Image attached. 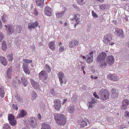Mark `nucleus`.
Returning <instances> with one entry per match:
<instances>
[{
	"label": "nucleus",
	"instance_id": "1",
	"mask_svg": "<svg viewBox=\"0 0 129 129\" xmlns=\"http://www.w3.org/2000/svg\"><path fill=\"white\" fill-rule=\"evenodd\" d=\"M54 119L58 124L64 125L66 122V118L65 116L63 114H54Z\"/></svg>",
	"mask_w": 129,
	"mask_h": 129
},
{
	"label": "nucleus",
	"instance_id": "2",
	"mask_svg": "<svg viewBox=\"0 0 129 129\" xmlns=\"http://www.w3.org/2000/svg\"><path fill=\"white\" fill-rule=\"evenodd\" d=\"M39 79L43 81L45 83H46L48 77V75L47 72L44 70L41 71L39 74Z\"/></svg>",
	"mask_w": 129,
	"mask_h": 129
},
{
	"label": "nucleus",
	"instance_id": "3",
	"mask_svg": "<svg viewBox=\"0 0 129 129\" xmlns=\"http://www.w3.org/2000/svg\"><path fill=\"white\" fill-rule=\"evenodd\" d=\"M28 121L30 126L33 128L36 127L37 125V122L35 118L33 117H30L28 118Z\"/></svg>",
	"mask_w": 129,
	"mask_h": 129
},
{
	"label": "nucleus",
	"instance_id": "4",
	"mask_svg": "<svg viewBox=\"0 0 129 129\" xmlns=\"http://www.w3.org/2000/svg\"><path fill=\"white\" fill-rule=\"evenodd\" d=\"M94 51L90 50L89 51V53L86 55V61L88 63H90L93 61V56Z\"/></svg>",
	"mask_w": 129,
	"mask_h": 129
},
{
	"label": "nucleus",
	"instance_id": "5",
	"mask_svg": "<svg viewBox=\"0 0 129 129\" xmlns=\"http://www.w3.org/2000/svg\"><path fill=\"white\" fill-rule=\"evenodd\" d=\"M8 120L11 126H15L17 123V121L15 119L14 116L12 114H8Z\"/></svg>",
	"mask_w": 129,
	"mask_h": 129
},
{
	"label": "nucleus",
	"instance_id": "6",
	"mask_svg": "<svg viewBox=\"0 0 129 129\" xmlns=\"http://www.w3.org/2000/svg\"><path fill=\"white\" fill-rule=\"evenodd\" d=\"M109 93L107 90H104L101 94V99L103 101L108 100L109 96Z\"/></svg>",
	"mask_w": 129,
	"mask_h": 129
},
{
	"label": "nucleus",
	"instance_id": "7",
	"mask_svg": "<svg viewBox=\"0 0 129 129\" xmlns=\"http://www.w3.org/2000/svg\"><path fill=\"white\" fill-rule=\"evenodd\" d=\"M39 23L38 21H36L35 22L30 23L28 24V29L31 31L32 29H34L35 28L39 26Z\"/></svg>",
	"mask_w": 129,
	"mask_h": 129
},
{
	"label": "nucleus",
	"instance_id": "8",
	"mask_svg": "<svg viewBox=\"0 0 129 129\" xmlns=\"http://www.w3.org/2000/svg\"><path fill=\"white\" fill-rule=\"evenodd\" d=\"M58 78L61 85H62V83L64 82L65 83L66 82V78L64 77L63 73L61 72H59L58 74Z\"/></svg>",
	"mask_w": 129,
	"mask_h": 129
},
{
	"label": "nucleus",
	"instance_id": "9",
	"mask_svg": "<svg viewBox=\"0 0 129 129\" xmlns=\"http://www.w3.org/2000/svg\"><path fill=\"white\" fill-rule=\"evenodd\" d=\"M107 54L106 53L102 52L98 56L96 61L97 62L105 60Z\"/></svg>",
	"mask_w": 129,
	"mask_h": 129
},
{
	"label": "nucleus",
	"instance_id": "10",
	"mask_svg": "<svg viewBox=\"0 0 129 129\" xmlns=\"http://www.w3.org/2000/svg\"><path fill=\"white\" fill-rule=\"evenodd\" d=\"M107 77L109 79L114 81H116L119 79V77L116 74H109Z\"/></svg>",
	"mask_w": 129,
	"mask_h": 129
},
{
	"label": "nucleus",
	"instance_id": "11",
	"mask_svg": "<svg viewBox=\"0 0 129 129\" xmlns=\"http://www.w3.org/2000/svg\"><path fill=\"white\" fill-rule=\"evenodd\" d=\"M78 41L75 40H73L70 42L69 46L70 48H75L78 46Z\"/></svg>",
	"mask_w": 129,
	"mask_h": 129
},
{
	"label": "nucleus",
	"instance_id": "12",
	"mask_svg": "<svg viewBox=\"0 0 129 129\" xmlns=\"http://www.w3.org/2000/svg\"><path fill=\"white\" fill-rule=\"evenodd\" d=\"M112 35L111 34H109L104 36L103 41L104 43L107 44L112 39Z\"/></svg>",
	"mask_w": 129,
	"mask_h": 129
},
{
	"label": "nucleus",
	"instance_id": "13",
	"mask_svg": "<svg viewBox=\"0 0 129 129\" xmlns=\"http://www.w3.org/2000/svg\"><path fill=\"white\" fill-rule=\"evenodd\" d=\"M114 34L117 36L122 38L124 37L123 30L121 29L116 28L114 32Z\"/></svg>",
	"mask_w": 129,
	"mask_h": 129
},
{
	"label": "nucleus",
	"instance_id": "14",
	"mask_svg": "<svg viewBox=\"0 0 129 129\" xmlns=\"http://www.w3.org/2000/svg\"><path fill=\"white\" fill-rule=\"evenodd\" d=\"M44 14L46 15L50 16L52 14V9L48 6H46L44 9Z\"/></svg>",
	"mask_w": 129,
	"mask_h": 129
},
{
	"label": "nucleus",
	"instance_id": "15",
	"mask_svg": "<svg viewBox=\"0 0 129 129\" xmlns=\"http://www.w3.org/2000/svg\"><path fill=\"white\" fill-rule=\"evenodd\" d=\"M129 104V100L127 99L123 100L122 102L121 108L122 109L125 110L127 108V106Z\"/></svg>",
	"mask_w": 129,
	"mask_h": 129
},
{
	"label": "nucleus",
	"instance_id": "16",
	"mask_svg": "<svg viewBox=\"0 0 129 129\" xmlns=\"http://www.w3.org/2000/svg\"><path fill=\"white\" fill-rule=\"evenodd\" d=\"M106 61L109 65H111L114 63V57L112 55L109 56L107 57Z\"/></svg>",
	"mask_w": 129,
	"mask_h": 129
},
{
	"label": "nucleus",
	"instance_id": "17",
	"mask_svg": "<svg viewBox=\"0 0 129 129\" xmlns=\"http://www.w3.org/2000/svg\"><path fill=\"white\" fill-rule=\"evenodd\" d=\"M13 72V70L12 67H10L8 69L6 75L7 78L9 79H11Z\"/></svg>",
	"mask_w": 129,
	"mask_h": 129
},
{
	"label": "nucleus",
	"instance_id": "18",
	"mask_svg": "<svg viewBox=\"0 0 129 129\" xmlns=\"http://www.w3.org/2000/svg\"><path fill=\"white\" fill-rule=\"evenodd\" d=\"M54 103L55 104L54 105V107L57 110H59L61 107L60 102L59 100H56L54 101Z\"/></svg>",
	"mask_w": 129,
	"mask_h": 129
},
{
	"label": "nucleus",
	"instance_id": "19",
	"mask_svg": "<svg viewBox=\"0 0 129 129\" xmlns=\"http://www.w3.org/2000/svg\"><path fill=\"white\" fill-rule=\"evenodd\" d=\"M13 85L16 86L17 84H20L21 81L20 78L17 76H15L12 81Z\"/></svg>",
	"mask_w": 129,
	"mask_h": 129
},
{
	"label": "nucleus",
	"instance_id": "20",
	"mask_svg": "<svg viewBox=\"0 0 129 129\" xmlns=\"http://www.w3.org/2000/svg\"><path fill=\"white\" fill-rule=\"evenodd\" d=\"M30 81L31 84L33 87L35 89H39V86L38 83L33 79H31Z\"/></svg>",
	"mask_w": 129,
	"mask_h": 129
},
{
	"label": "nucleus",
	"instance_id": "21",
	"mask_svg": "<svg viewBox=\"0 0 129 129\" xmlns=\"http://www.w3.org/2000/svg\"><path fill=\"white\" fill-rule=\"evenodd\" d=\"M37 5L40 8H42L44 4V0H36Z\"/></svg>",
	"mask_w": 129,
	"mask_h": 129
},
{
	"label": "nucleus",
	"instance_id": "22",
	"mask_svg": "<svg viewBox=\"0 0 129 129\" xmlns=\"http://www.w3.org/2000/svg\"><path fill=\"white\" fill-rule=\"evenodd\" d=\"M26 112L23 110L21 111L20 112L17 116L16 118L18 119L24 117L26 115Z\"/></svg>",
	"mask_w": 129,
	"mask_h": 129
},
{
	"label": "nucleus",
	"instance_id": "23",
	"mask_svg": "<svg viewBox=\"0 0 129 129\" xmlns=\"http://www.w3.org/2000/svg\"><path fill=\"white\" fill-rule=\"evenodd\" d=\"M0 61L2 64L5 66L7 64L8 62L6 61V59L4 57L0 56Z\"/></svg>",
	"mask_w": 129,
	"mask_h": 129
},
{
	"label": "nucleus",
	"instance_id": "24",
	"mask_svg": "<svg viewBox=\"0 0 129 129\" xmlns=\"http://www.w3.org/2000/svg\"><path fill=\"white\" fill-rule=\"evenodd\" d=\"M99 63V66L100 67L104 68L106 67L107 65V63L106 62V60H102L98 62Z\"/></svg>",
	"mask_w": 129,
	"mask_h": 129
},
{
	"label": "nucleus",
	"instance_id": "25",
	"mask_svg": "<svg viewBox=\"0 0 129 129\" xmlns=\"http://www.w3.org/2000/svg\"><path fill=\"white\" fill-rule=\"evenodd\" d=\"M22 27L19 25H17L16 26L15 29L14 30V32L15 33H20Z\"/></svg>",
	"mask_w": 129,
	"mask_h": 129
},
{
	"label": "nucleus",
	"instance_id": "26",
	"mask_svg": "<svg viewBox=\"0 0 129 129\" xmlns=\"http://www.w3.org/2000/svg\"><path fill=\"white\" fill-rule=\"evenodd\" d=\"M49 48L51 50H54L55 48L56 45L54 42H50L48 44Z\"/></svg>",
	"mask_w": 129,
	"mask_h": 129
},
{
	"label": "nucleus",
	"instance_id": "27",
	"mask_svg": "<svg viewBox=\"0 0 129 129\" xmlns=\"http://www.w3.org/2000/svg\"><path fill=\"white\" fill-rule=\"evenodd\" d=\"M96 101L97 100L94 98L92 99L91 102H89L88 103L89 108H92V107L94 106V105L95 104V103L96 102Z\"/></svg>",
	"mask_w": 129,
	"mask_h": 129
},
{
	"label": "nucleus",
	"instance_id": "28",
	"mask_svg": "<svg viewBox=\"0 0 129 129\" xmlns=\"http://www.w3.org/2000/svg\"><path fill=\"white\" fill-rule=\"evenodd\" d=\"M96 101L97 100L94 98L92 99L91 102H89L88 103L89 108H92V107L94 106V105L95 104V103L96 102Z\"/></svg>",
	"mask_w": 129,
	"mask_h": 129
},
{
	"label": "nucleus",
	"instance_id": "29",
	"mask_svg": "<svg viewBox=\"0 0 129 129\" xmlns=\"http://www.w3.org/2000/svg\"><path fill=\"white\" fill-rule=\"evenodd\" d=\"M96 101L97 100L94 98L92 99L91 102H89L88 103L89 108H92V107L94 106V105L95 104V103L96 102Z\"/></svg>",
	"mask_w": 129,
	"mask_h": 129
},
{
	"label": "nucleus",
	"instance_id": "30",
	"mask_svg": "<svg viewBox=\"0 0 129 129\" xmlns=\"http://www.w3.org/2000/svg\"><path fill=\"white\" fill-rule=\"evenodd\" d=\"M21 82L23 85L24 86H26L27 84V80L23 76L21 77Z\"/></svg>",
	"mask_w": 129,
	"mask_h": 129
},
{
	"label": "nucleus",
	"instance_id": "31",
	"mask_svg": "<svg viewBox=\"0 0 129 129\" xmlns=\"http://www.w3.org/2000/svg\"><path fill=\"white\" fill-rule=\"evenodd\" d=\"M14 32V30H13L11 25H8V28L7 29V33L8 35H10Z\"/></svg>",
	"mask_w": 129,
	"mask_h": 129
},
{
	"label": "nucleus",
	"instance_id": "32",
	"mask_svg": "<svg viewBox=\"0 0 129 129\" xmlns=\"http://www.w3.org/2000/svg\"><path fill=\"white\" fill-rule=\"evenodd\" d=\"M41 125L42 127L41 129H50V126L48 124L43 123Z\"/></svg>",
	"mask_w": 129,
	"mask_h": 129
},
{
	"label": "nucleus",
	"instance_id": "33",
	"mask_svg": "<svg viewBox=\"0 0 129 129\" xmlns=\"http://www.w3.org/2000/svg\"><path fill=\"white\" fill-rule=\"evenodd\" d=\"M111 92L112 94V95L113 96V97L114 98L117 97L118 96V94L116 92L115 89H112L111 90Z\"/></svg>",
	"mask_w": 129,
	"mask_h": 129
},
{
	"label": "nucleus",
	"instance_id": "34",
	"mask_svg": "<svg viewBox=\"0 0 129 129\" xmlns=\"http://www.w3.org/2000/svg\"><path fill=\"white\" fill-rule=\"evenodd\" d=\"M2 49L3 51L6 50L7 48V46L6 45V41H4L2 44Z\"/></svg>",
	"mask_w": 129,
	"mask_h": 129
},
{
	"label": "nucleus",
	"instance_id": "35",
	"mask_svg": "<svg viewBox=\"0 0 129 129\" xmlns=\"http://www.w3.org/2000/svg\"><path fill=\"white\" fill-rule=\"evenodd\" d=\"M87 125V123L86 121L84 120H82L80 123V127L81 128H82L85 127Z\"/></svg>",
	"mask_w": 129,
	"mask_h": 129
},
{
	"label": "nucleus",
	"instance_id": "36",
	"mask_svg": "<svg viewBox=\"0 0 129 129\" xmlns=\"http://www.w3.org/2000/svg\"><path fill=\"white\" fill-rule=\"evenodd\" d=\"M4 88L2 86L0 87V94L2 98H3L4 95Z\"/></svg>",
	"mask_w": 129,
	"mask_h": 129
},
{
	"label": "nucleus",
	"instance_id": "37",
	"mask_svg": "<svg viewBox=\"0 0 129 129\" xmlns=\"http://www.w3.org/2000/svg\"><path fill=\"white\" fill-rule=\"evenodd\" d=\"M72 20H75L76 21V23L74 25L75 26H76V24H78L79 22V19L77 17V15L76 14H75L74 15V18Z\"/></svg>",
	"mask_w": 129,
	"mask_h": 129
},
{
	"label": "nucleus",
	"instance_id": "38",
	"mask_svg": "<svg viewBox=\"0 0 129 129\" xmlns=\"http://www.w3.org/2000/svg\"><path fill=\"white\" fill-rule=\"evenodd\" d=\"M3 129H11L10 126L8 124L6 123L3 125Z\"/></svg>",
	"mask_w": 129,
	"mask_h": 129
},
{
	"label": "nucleus",
	"instance_id": "39",
	"mask_svg": "<svg viewBox=\"0 0 129 129\" xmlns=\"http://www.w3.org/2000/svg\"><path fill=\"white\" fill-rule=\"evenodd\" d=\"M64 14V12H58L56 14V17L59 18L63 16Z\"/></svg>",
	"mask_w": 129,
	"mask_h": 129
},
{
	"label": "nucleus",
	"instance_id": "40",
	"mask_svg": "<svg viewBox=\"0 0 129 129\" xmlns=\"http://www.w3.org/2000/svg\"><path fill=\"white\" fill-rule=\"evenodd\" d=\"M32 99L35 100L37 97V95L36 92L34 91H32L31 94Z\"/></svg>",
	"mask_w": 129,
	"mask_h": 129
},
{
	"label": "nucleus",
	"instance_id": "41",
	"mask_svg": "<svg viewBox=\"0 0 129 129\" xmlns=\"http://www.w3.org/2000/svg\"><path fill=\"white\" fill-rule=\"evenodd\" d=\"M68 111L70 113H73L74 111V107L73 106H70L68 108Z\"/></svg>",
	"mask_w": 129,
	"mask_h": 129
},
{
	"label": "nucleus",
	"instance_id": "42",
	"mask_svg": "<svg viewBox=\"0 0 129 129\" xmlns=\"http://www.w3.org/2000/svg\"><path fill=\"white\" fill-rule=\"evenodd\" d=\"M28 65L27 64L25 63H23V68L24 71H26L28 70H29L28 68Z\"/></svg>",
	"mask_w": 129,
	"mask_h": 129
},
{
	"label": "nucleus",
	"instance_id": "43",
	"mask_svg": "<svg viewBox=\"0 0 129 129\" xmlns=\"http://www.w3.org/2000/svg\"><path fill=\"white\" fill-rule=\"evenodd\" d=\"M44 69L48 73H49L51 71L50 68L49 66L47 64H46L45 65Z\"/></svg>",
	"mask_w": 129,
	"mask_h": 129
},
{
	"label": "nucleus",
	"instance_id": "44",
	"mask_svg": "<svg viewBox=\"0 0 129 129\" xmlns=\"http://www.w3.org/2000/svg\"><path fill=\"white\" fill-rule=\"evenodd\" d=\"M6 57L8 58V60L9 61H12L13 59V57L12 55L10 54L7 55Z\"/></svg>",
	"mask_w": 129,
	"mask_h": 129
},
{
	"label": "nucleus",
	"instance_id": "45",
	"mask_svg": "<svg viewBox=\"0 0 129 129\" xmlns=\"http://www.w3.org/2000/svg\"><path fill=\"white\" fill-rule=\"evenodd\" d=\"M6 17V15L5 14H3L1 17V19L3 23H5L7 22V20L5 19Z\"/></svg>",
	"mask_w": 129,
	"mask_h": 129
},
{
	"label": "nucleus",
	"instance_id": "46",
	"mask_svg": "<svg viewBox=\"0 0 129 129\" xmlns=\"http://www.w3.org/2000/svg\"><path fill=\"white\" fill-rule=\"evenodd\" d=\"M64 50V47L63 46H61L60 47L58 51L60 53H61Z\"/></svg>",
	"mask_w": 129,
	"mask_h": 129
},
{
	"label": "nucleus",
	"instance_id": "47",
	"mask_svg": "<svg viewBox=\"0 0 129 129\" xmlns=\"http://www.w3.org/2000/svg\"><path fill=\"white\" fill-rule=\"evenodd\" d=\"M17 100L18 101L20 102L22 101V99L21 96H20L19 95H17L16 96H15Z\"/></svg>",
	"mask_w": 129,
	"mask_h": 129
},
{
	"label": "nucleus",
	"instance_id": "48",
	"mask_svg": "<svg viewBox=\"0 0 129 129\" xmlns=\"http://www.w3.org/2000/svg\"><path fill=\"white\" fill-rule=\"evenodd\" d=\"M84 0H78L77 1V2L79 4L82 5L85 3V2H84Z\"/></svg>",
	"mask_w": 129,
	"mask_h": 129
},
{
	"label": "nucleus",
	"instance_id": "49",
	"mask_svg": "<svg viewBox=\"0 0 129 129\" xmlns=\"http://www.w3.org/2000/svg\"><path fill=\"white\" fill-rule=\"evenodd\" d=\"M101 10H104L105 9L106 7V5L105 4H102L100 5L99 6Z\"/></svg>",
	"mask_w": 129,
	"mask_h": 129
},
{
	"label": "nucleus",
	"instance_id": "50",
	"mask_svg": "<svg viewBox=\"0 0 129 129\" xmlns=\"http://www.w3.org/2000/svg\"><path fill=\"white\" fill-rule=\"evenodd\" d=\"M4 37V36L2 33H0V41L1 42Z\"/></svg>",
	"mask_w": 129,
	"mask_h": 129
},
{
	"label": "nucleus",
	"instance_id": "51",
	"mask_svg": "<svg viewBox=\"0 0 129 129\" xmlns=\"http://www.w3.org/2000/svg\"><path fill=\"white\" fill-rule=\"evenodd\" d=\"M12 107L15 110H18V107L17 105L16 104H13L12 105Z\"/></svg>",
	"mask_w": 129,
	"mask_h": 129
},
{
	"label": "nucleus",
	"instance_id": "52",
	"mask_svg": "<svg viewBox=\"0 0 129 129\" xmlns=\"http://www.w3.org/2000/svg\"><path fill=\"white\" fill-rule=\"evenodd\" d=\"M23 61L26 63H30L32 62V61L31 60H29L27 59H23Z\"/></svg>",
	"mask_w": 129,
	"mask_h": 129
},
{
	"label": "nucleus",
	"instance_id": "53",
	"mask_svg": "<svg viewBox=\"0 0 129 129\" xmlns=\"http://www.w3.org/2000/svg\"><path fill=\"white\" fill-rule=\"evenodd\" d=\"M33 14L37 16L38 15V12L37 10L36 9H35L34 10Z\"/></svg>",
	"mask_w": 129,
	"mask_h": 129
},
{
	"label": "nucleus",
	"instance_id": "54",
	"mask_svg": "<svg viewBox=\"0 0 129 129\" xmlns=\"http://www.w3.org/2000/svg\"><path fill=\"white\" fill-rule=\"evenodd\" d=\"M92 16L94 17L97 18L98 17L97 15L93 11H92Z\"/></svg>",
	"mask_w": 129,
	"mask_h": 129
},
{
	"label": "nucleus",
	"instance_id": "55",
	"mask_svg": "<svg viewBox=\"0 0 129 129\" xmlns=\"http://www.w3.org/2000/svg\"><path fill=\"white\" fill-rule=\"evenodd\" d=\"M124 115L125 117L129 118V112L127 111H125V112Z\"/></svg>",
	"mask_w": 129,
	"mask_h": 129
},
{
	"label": "nucleus",
	"instance_id": "56",
	"mask_svg": "<svg viewBox=\"0 0 129 129\" xmlns=\"http://www.w3.org/2000/svg\"><path fill=\"white\" fill-rule=\"evenodd\" d=\"M93 95L94 96L95 98L98 99L99 98V97L97 94L95 92H94L93 93Z\"/></svg>",
	"mask_w": 129,
	"mask_h": 129
},
{
	"label": "nucleus",
	"instance_id": "57",
	"mask_svg": "<svg viewBox=\"0 0 129 129\" xmlns=\"http://www.w3.org/2000/svg\"><path fill=\"white\" fill-rule=\"evenodd\" d=\"M24 72L26 74L29 75L30 74V71L29 70H28L26 71H25Z\"/></svg>",
	"mask_w": 129,
	"mask_h": 129
},
{
	"label": "nucleus",
	"instance_id": "58",
	"mask_svg": "<svg viewBox=\"0 0 129 129\" xmlns=\"http://www.w3.org/2000/svg\"><path fill=\"white\" fill-rule=\"evenodd\" d=\"M3 25L2 23L1 20L0 19V28H2Z\"/></svg>",
	"mask_w": 129,
	"mask_h": 129
},
{
	"label": "nucleus",
	"instance_id": "59",
	"mask_svg": "<svg viewBox=\"0 0 129 129\" xmlns=\"http://www.w3.org/2000/svg\"><path fill=\"white\" fill-rule=\"evenodd\" d=\"M51 93L53 95H55L56 94V92L54 91L52 92Z\"/></svg>",
	"mask_w": 129,
	"mask_h": 129
},
{
	"label": "nucleus",
	"instance_id": "60",
	"mask_svg": "<svg viewBox=\"0 0 129 129\" xmlns=\"http://www.w3.org/2000/svg\"><path fill=\"white\" fill-rule=\"evenodd\" d=\"M38 118L40 120L41 119V116L40 114H38Z\"/></svg>",
	"mask_w": 129,
	"mask_h": 129
},
{
	"label": "nucleus",
	"instance_id": "61",
	"mask_svg": "<svg viewBox=\"0 0 129 129\" xmlns=\"http://www.w3.org/2000/svg\"><path fill=\"white\" fill-rule=\"evenodd\" d=\"M81 56V57H82V58L84 59H86V56H83L82 55H80Z\"/></svg>",
	"mask_w": 129,
	"mask_h": 129
},
{
	"label": "nucleus",
	"instance_id": "62",
	"mask_svg": "<svg viewBox=\"0 0 129 129\" xmlns=\"http://www.w3.org/2000/svg\"><path fill=\"white\" fill-rule=\"evenodd\" d=\"M96 0L99 2H100L101 3L103 2L104 1V0Z\"/></svg>",
	"mask_w": 129,
	"mask_h": 129
},
{
	"label": "nucleus",
	"instance_id": "63",
	"mask_svg": "<svg viewBox=\"0 0 129 129\" xmlns=\"http://www.w3.org/2000/svg\"><path fill=\"white\" fill-rule=\"evenodd\" d=\"M67 101V99H64L63 100V102L64 103H65Z\"/></svg>",
	"mask_w": 129,
	"mask_h": 129
},
{
	"label": "nucleus",
	"instance_id": "64",
	"mask_svg": "<svg viewBox=\"0 0 129 129\" xmlns=\"http://www.w3.org/2000/svg\"><path fill=\"white\" fill-rule=\"evenodd\" d=\"M114 43L113 42H111L109 43V45H112L114 44Z\"/></svg>",
	"mask_w": 129,
	"mask_h": 129
}]
</instances>
